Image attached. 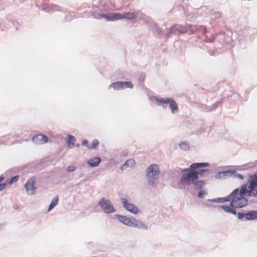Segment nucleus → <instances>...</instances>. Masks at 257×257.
I'll list each match as a JSON object with an SVG mask.
<instances>
[{"label":"nucleus","instance_id":"nucleus-1","mask_svg":"<svg viewBox=\"0 0 257 257\" xmlns=\"http://www.w3.org/2000/svg\"><path fill=\"white\" fill-rule=\"evenodd\" d=\"M248 186L245 184L241 186L240 189H234L230 194V204L234 208H242L247 204L248 200L245 196H255L257 192L255 190L257 186V175L250 177Z\"/></svg>","mask_w":257,"mask_h":257},{"label":"nucleus","instance_id":"nucleus-2","mask_svg":"<svg viewBox=\"0 0 257 257\" xmlns=\"http://www.w3.org/2000/svg\"><path fill=\"white\" fill-rule=\"evenodd\" d=\"M208 166V163H197L192 164L190 169L186 171L187 173L183 174L180 180L182 184H194L197 188H201L203 185L202 181H197L198 175L204 172L208 171L207 169H199Z\"/></svg>","mask_w":257,"mask_h":257},{"label":"nucleus","instance_id":"nucleus-3","mask_svg":"<svg viewBox=\"0 0 257 257\" xmlns=\"http://www.w3.org/2000/svg\"><path fill=\"white\" fill-rule=\"evenodd\" d=\"M118 220L123 224L128 226L135 227H145V225L140 221L137 220L135 218H129L125 216H118Z\"/></svg>","mask_w":257,"mask_h":257},{"label":"nucleus","instance_id":"nucleus-4","mask_svg":"<svg viewBox=\"0 0 257 257\" xmlns=\"http://www.w3.org/2000/svg\"><path fill=\"white\" fill-rule=\"evenodd\" d=\"M159 173V168L157 165L153 164L148 167L147 177L150 184H154L155 183V180L158 178Z\"/></svg>","mask_w":257,"mask_h":257},{"label":"nucleus","instance_id":"nucleus-5","mask_svg":"<svg viewBox=\"0 0 257 257\" xmlns=\"http://www.w3.org/2000/svg\"><path fill=\"white\" fill-rule=\"evenodd\" d=\"M156 100L159 104H169L172 113H175L178 111V106L177 104L174 100L170 98L162 99L156 98Z\"/></svg>","mask_w":257,"mask_h":257},{"label":"nucleus","instance_id":"nucleus-6","mask_svg":"<svg viewBox=\"0 0 257 257\" xmlns=\"http://www.w3.org/2000/svg\"><path fill=\"white\" fill-rule=\"evenodd\" d=\"M99 205L104 211L106 213H110L114 212L115 210L108 200L104 198L101 199L99 202Z\"/></svg>","mask_w":257,"mask_h":257},{"label":"nucleus","instance_id":"nucleus-7","mask_svg":"<svg viewBox=\"0 0 257 257\" xmlns=\"http://www.w3.org/2000/svg\"><path fill=\"white\" fill-rule=\"evenodd\" d=\"M35 177H32L25 184L24 187L28 194L33 195L35 193L37 189L36 187L35 186Z\"/></svg>","mask_w":257,"mask_h":257},{"label":"nucleus","instance_id":"nucleus-8","mask_svg":"<svg viewBox=\"0 0 257 257\" xmlns=\"http://www.w3.org/2000/svg\"><path fill=\"white\" fill-rule=\"evenodd\" d=\"M110 87H112L114 90H119L120 89H125L127 88H133V84L130 81L122 82L118 81L112 83L110 85Z\"/></svg>","mask_w":257,"mask_h":257},{"label":"nucleus","instance_id":"nucleus-9","mask_svg":"<svg viewBox=\"0 0 257 257\" xmlns=\"http://www.w3.org/2000/svg\"><path fill=\"white\" fill-rule=\"evenodd\" d=\"M121 200L125 209L135 214L138 213V208L134 204L128 203L127 199L122 198Z\"/></svg>","mask_w":257,"mask_h":257},{"label":"nucleus","instance_id":"nucleus-10","mask_svg":"<svg viewBox=\"0 0 257 257\" xmlns=\"http://www.w3.org/2000/svg\"><path fill=\"white\" fill-rule=\"evenodd\" d=\"M33 140L37 144H43L48 142V138L44 135L39 134L34 137Z\"/></svg>","mask_w":257,"mask_h":257},{"label":"nucleus","instance_id":"nucleus-11","mask_svg":"<svg viewBox=\"0 0 257 257\" xmlns=\"http://www.w3.org/2000/svg\"><path fill=\"white\" fill-rule=\"evenodd\" d=\"M245 218L246 220L257 219V211H250L245 213Z\"/></svg>","mask_w":257,"mask_h":257},{"label":"nucleus","instance_id":"nucleus-12","mask_svg":"<svg viewBox=\"0 0 257 257\" xmlns=\"http://www.w3.org/2000/svg\"><path fill=\"white\" fill-rule=\"evenodd\" d=\"M100 162L101 159L100 158L95 157L89 159L87 163L91 167H96L100 164Z\"/></svg>","mask_w":257,"mask_h":257},{"label":"nucleus","instance_id":"nucleus-13","mask_svg":"<svg viewBox=\"0 0 257 257\" xmlns=\"http://www.w3.org/2000/svg\"><path fill=\"white\" fill-rule=\"evenodd\" d=\"M221 207L226 212L230 213L234 215L236 214V210L234 209V207H232L231 205L228 206L227 205H223L221 206Z\"/></svg>","mask_w":257,"mask_h":257},{"label":"nucleus","instance_id":"nucleus-14","mask_svg":"<svg viewBox=\"0 0 257 257\" xmlns=\"http://www.w3.org/2000/svg\"><path fill=\"white\" fill-rule=\"evenodd\" d=\"M75 141H76V140H75L74 137H73L72 135H69L68 140L67 141V143L68 144V147L71 148L74 147L75 146Z\"/></svg>","mask_w":257,"mask_h":257},{"label":"nucleus","instance_id":"nucleus-15","mask_svg":"<svg viewBox=\"0 0 257 257\" xmlns=\"http://www.w3.org/2000/svg\"><path fill=\"white\" fill-rule=\"evenodd\" d=\"M58 203V197L56 196L52 199L51 203L49 207L48 211H50L52 209H53L57 205Z\"/></svg>","mask_w":257,"mask_h":257},{"label":"nucleus","instance_id":"nucleus-16","mask_svg":"<svg viewBox=\"0 0 257 257\" xmlns=\"http://www.w3.org/2000/svg\"><path fill=\"white\" fill-rule=\"evenodd\" d=\"M112 21L124 19L123 14L120 13L111 14Z\"/></svg>","mask_w":257,"mask_h":257},{"label":"nucleus","instance_id":"nucleus-17","mask_svg":"<svg viewBox=\"0 0 257 257\" xmlns=\"http://www.w3.org/2000/svg\"><path fill=\"white\" fill-rule=\"evenodd\" d=\"M136 14L134 13H127L126 14H123L124 19H129L132 20L134 19L136 17Z\"/></svg>","mask_w":257,"mask_h":257},{"label":"nucleus","instance_id":"nucleus-18","mask_svg":"<svg viewBox=\"0 0 257 257\" xmlns=\"http://www.w3.org/2000/svg\"><path fill=\"white\" fill-rule=\"evenodd\" d=\"M99 144V141L97 140H95L93 141L92 145L91 146H87V148L88 149H95L97 147V146Z\"/></svg>","mask_w":257,"mask_h":257},{"label":"nucleus","instance_id":"nucleus-19","mask_svg":"<svg viewBox=\"0 0 257 257\" xmlns=\"http://www.w3.org/2000/svg\"><path fill=\"white\" fill-rule=\"evenodd\" d=\"M135 165V161L133 160H128L126 161L125 163L122 166V168L124 167L125 166L133 167Z\"/></svg>","mask_w":257,"mask_h":257},{"label":"nucleus","instance_id":"nucleus-20","mask_svg":"<svg viewBox=\"0 0 257 257\" xmlns=\"http://www.w3.org/2000/svg\"><path fill=\"white\" fill-rule=\"evenodd\" d=\"M100 17H101V18L105 19L106 21H112V18L111 14L109 15L102 14H101Z\"/></svg>","mask_w":257,"mask_h":257},{"label":"nucleus","instance_id":"nucleus-21","mask_svg":"<svg viewBox=\"0 0 257 257\" xmlns=\"http://www.w3.org/2000/svg\"><path fill=\"white\" fill-rule=\"evenodd\" d=\"M19 177L18 176H14L8 181L10 184H12L13 183H15L18 181Z\"/></svg>","mask_w":257,"mask_h":257},{"label":"nucleus","instance_id":"nucleus-22","mask_svg":"<svg viewBox=\"0 0 257 257\" xmlns=\"http://www.w3.org/2000/svg\"><path fill=\"white\" fill-rule=\"evenodd\" d=\"M219 201L221 203L230 201L229 195L226 197L220 198L218 199Z\"/></svg>","mask_w":257,"mask_h":257},{"label":"nucleus","instance_id":"nucleus-23","mask_svg":"<svg viewBox=\"0 0 257 257\" xmlns=\"http://www.w3.org/2000/svg\"><path fill=\"white\" fill-rule=\"evenodd\" d=\"M4 179V177L0 176V183ZM6 187V183L0 184V191L3 190Z\"/></svg>","mask_w":257,"mask_h":257},{"label":"nucleus","instance_id":"nucleus-24","mask_svg":"<svg viewBox=\"0 0 257 257\" xmlns=\"http://www.w3.org/2000/svg\"><path fill=\"white\" fill-rule=\"evenodd\" d=\"M180 147L185 150H187L189 148L188 145L187 144L185 143H182L180 144Z\"/></svg>","mask_w":257,"mask_h":257},{"label":"nucleus","instance_id":"nucleus-25","mask_svg":"<svg viewBox=\"0 0 257 257\" xmlns=\"http://www.w3.org/2000/svg\"><path fill=\"white\" fill-rule=\"evenodd\" d=\"M75 167L74 166H70L67 168V171L68 172H72L75 170Z\"/></svg>","mask_w":257,"mask_h":257},{"label":"nucleus","instance_id":"nucleus-26","mask_svg":"<svg viewBox=\"0 0 257 257\" xmlns=\"http://www.w3.org/2000/svg\"><path fill=\"white\" fill-rule=\"evenodd\" d=\"M237 216L239 219H241L243 217L245 218V213H241V212H238L237 213Z\"/></svg>","mask_w":257,"mask_h":257},{"label":"nucleus","instance_id":"nucleus-27","mask_svg":"<svg viewBox=\"0 0 257 257\" xmlns=\"http://www.w3.org/2000/svg\"><path fill=\"white\" fill-rule=\"evenodd\" d=\"M101 14H95L93 15V17L96 19H101V17H100V15Z\"/></svg>","mask_w":257,"mask_h":257},{"label":"nucleus","instance_id":"nucleus-28","mask_svg":"<svg viewBox=\"0 0 257 257\" xmlns=\"http://www.w3.org/2000/svg\"><path fill=\"white\" fill-rule=\"evenodd\" d=\"M82 145L83 146H85L87 147V146H89L88 144V141L87 140H84L82 142Z\"/></svg>","mask_w":257,"mask_h":257},{"label":"nucleus","instance_id":"nucleus-29","mask_svg":"<svg viewBox=\"0 0 257 257\" xmlns=\"http://www.w3.org/2000/svg\"><path fill=\"white\" fill-rule=\"evenodd\" d=\"M236 176L238 178H239L240 180H242L244 178L243 176L240 174H237Z\"/></svg>","mask_w":257,"mask_h":257},{"label":"nucleus","instance_id":"nucleus-30","mask_svg":"<svg viewBox=\"0 0 257 257\" xmlns=\"http://www.w3.org/2000/svg\"><path fill=\"white\" fill-rule=\"evenodd\" d=\"M203 193L201 191L199 192V193H198V197H200V198H202L203 197Z\"/></svg>","mask_w":257,"mask_h":257}]
</instances>
